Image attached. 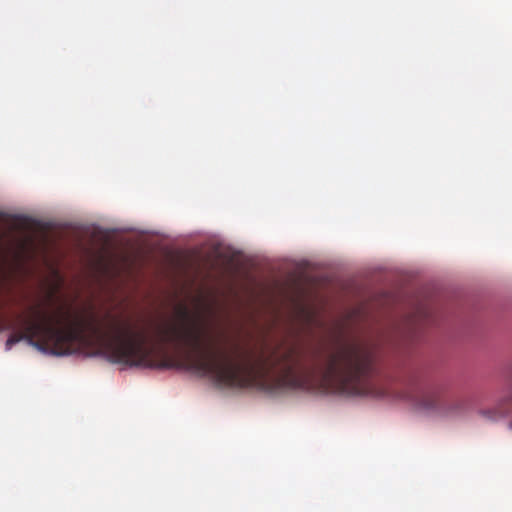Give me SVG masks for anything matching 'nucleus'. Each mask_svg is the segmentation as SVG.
Returning <instances> with one entry per match:
<instances>
[{
  "mask_svg": "<svg viewBox=\"0 0 512 512\" xmlns=\"http://www.w3.org/2000/svg\"><path fill=\"white\" fill-rule=\"evenodd\" d=\"M175 314L174 321L157 325L149 339L144 332L136 331L131 319L122 313L108 311L98 318L93 312L78 314L64 306L47 311L36 305L29 308V315L19 317L21 331L13 332L5 345L10 350L25 340L39 351L67 355L76 345L95 342L113 363L172 368L177 366L174 361L158 364L152 358L157 347L171 345L184 351L187 368L212 379V348L202 319L184 305H179Z\"/></svg>",
  "mask_w": 512,
  "mask_h": 512,
  "instance_id": "nucleus-1",
  "label": "nucleus"
},
{
  "mask_svg": "<svg viewBox=\"0 0 512 512\" xmlns=\"http://www.w3.org/2000/svg\"><path fill=\"white\" fill-rule=\"evenodd\" d=\"M418 406L441 417H454L464 410V402L458 398H448L437 390L421 392L417 400Z\"/></svg>",
  "mask_w": 512,
  "mask_h": 512,
  "instance_id": "nucleus-2",
  "label": "nucleus"
},
{
  "mask_svg": "<svg viewBox=\"0 0 512 512\" xmlns=\"http://www.w3.org/2000/svg\"><path fill=\"white\" fill-rule=\"evenodd\" d=\"M509 427L512 429V421L510 422Z\"/></svg>",
  "mask_w": 512,
  "mask_h": 512,
  "instance_id": "nucleus-3",
  "label": "nucleus"
}]
</instances>
